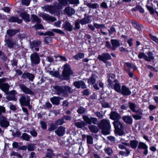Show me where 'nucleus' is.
Returning a JSON list of instances; mask_svg holds the SVG:
<instances>
[{
	"label": "nucleus",
	"instance_id": "1",
	"mask_svg": "<svg viewBox=\"0 0 158 158\" xmlns=\"http://www.w3.org/2000/svg\"><path fill=\"white\" fill-rule=\"evenodd\" d=\"M58 1L59 3L56 2L52 5L48 6L46 8V10L51 14L60 15L59 10L61 9L63 6L67 5L69 0H58Z\"/></svg>",
	"mask_w": 158,
	"mask_h": 158
},
{
	"label": "nucleus",
	"instance_id": "2",
	"mask_svg": "<svg viewBox=\"0 0 158 158\" xmlns=\"http://www.w3.org/2000/svg\"><path fill=\"white\" fill-rule=\"evenodd\" d=\"M56 94L60 96L66 97L68 95V91H69V86L63 85H56L53 87Z\"/></svg>",
	"mask_w": 158,
	"mask_h": 158
},
{
	"label": "nucleus",
	"instance_id": "3",
	"mask_svg": "<svg viewBox=\"0 0 158 158\" xmlns=\"http://www.w3.org/2000/svg\"><path fill=\"white\" fill-rule=\"evenodd\" d=\"M94 26L92 24H89L88 25L89 29L92 31H94L95 30V28L96 29H100V32L103 35H106L107 34L106 32H104L102 30V29L106 28V27L104 24H99L97 23L94 22L93 23Z\"/></svg>",
	"mask_w": 158,
	"mask_h": 158
},
{
	"label": "nucleus",
	"instance_id": "4",
	"mask_svg": "<svg viewBox=\"0 0 158 158\" xmlns=\"http://www.w3.org/2000/svg\"><path fill=\"white\" fill-rule=\"evenodd\" d=\"M6 80L5 77L0 78V89L6 94L8 92L10 87L8 84L5 83Z\"/></svg>",
	"mask_w": 158,
	"mask_h": 158
},
{
	"label": "nucleus",
	"instance_id": "5",
	"mask_svg": "<svg viewBox=\"0 0 158 158\" xmlns=\"http://www.w3.org/2000/svg\"><path fill=\"white\" fill-rule=\"evenodd\" d=\"M113 124L115 129V131L117 134L121 135L123 133V126L122 123L118 120L114 121Z\"/></svg>",
	"mask_w": 158,
	"mask_h": 158
},
{
	"label": "nucleus",
	"instance_id": "6",
	"mask_svg": "<svg viewBox=\"0 0 158 158\" xmlns=\"http://www.w3.org/2000/svg\"><path fill=\"white\" fill-rule=\"evenodd\" d=\"M21 105L24 106H28L29 108L31 107L30 105L31 101L30 97L25 95H22L19 99Z\"/></svg>",
	"mask_w": 158,
	"mask_h": 158
},
{
	"label": "nucleus",
	"instance_id": "7",
	"mask_svg": "<svg viewBox=\"0 0 158 158\" xmlns=\"http://www.w3.org/2000/svg\"><path fill=\"white\" fill-rule=\"evenodd\" d=\"M41 41L40 40H34L32 41H30V48L32 49L34 48L35 51L37 52L39 51V47L41 45Z\"/></svg>",
	"mask_w": 158,
	"mask_h": 158
},
{
	"label": "nucleus",
	"instance_id": "8",
	"mask_svg": "<svg viewBox=\"0 0 158 158\" xmlns=\"http://www.w3.org/2000/svg\"><path fill=\"white\" fill-rule=\"evenodd\" d=\"M10 125V122L4 116H0V126L2 128H7Z\"/></svg>",
	"mask_w": 158,
	"mask_h": 158
},
{
	"label": "nucleus",
	"instance_id": "9",
	"mask_svg": "<svg viewBox=\"0 0 158 158\" xmlns=\"http://www.w3.org/2000/svg\"><path fill=\"white\" fill-rule=\"evenodd\" d=\"M31 60L32 64L36 65L39 64L40 61V59L38 54L37 52L32 54L31 55Z\"/></svg>",
	"mask_w": 158,
	"mask_h": 158
},
{
	"label": "nucleus",
	"instance_id": "10",
	"mask_svg": "<svg viewBox=\"0 0 158 158\" xmlns=\"http://www.w3.org/2000/svg\"><path fill=\"white\" fill-rule=\"evenodd\" d=\"M84 120L88 124H91L92 123L94 124H97L98 123L97 119L93 117L89 118L86 115L83 116Z\"/></svg>",
	"mask_w": 158,
	"mask_h": 158
},
{
	"label": "nucleus",
	"instance_id": "11",
	"mask_svg": "<svg viewBox=\"0 0 158 158\" xmlns=\"http://www.w3.org/2000/svg\"><path fill=\"white\" fill-rule=\"evenodd\" d=\"M97 58L103 62H105L107 60H110L111 57L109 53H103L101 55H99Z\"/></svg>",
	"mask_w": 158,
	"mask_h": 158
},
{
	"label": "nucleus",
	"instance_id": "12",
	"mask_svg": "<svg viewBox=\"0 0 158 158\" xmlns=\"http://www.w3.org/2000/svg\"><path fill=\"white\" fill-rule=\"evenodd\" d=\"M98 126L99 128L110 127V121L106 119L101 120Z\"/></svg>",
	"mask_w": 158,
	"mask_h": 158
},
{
	"label": "nucleus",
	"instance_id": "13",
	"mask_svg": "<svg viewBox=\"0 0 158 158\" xmlns=\"http://www.w3.org/2000/svg\"><path fill=\"white\" fill-rule=\"evenodd\" d=\"M112 85H110L109 86L112 89H114L116 91L120 93L121 90V85L119 84L117 80H114Z\"/></svg>",
	"mask_w": 158,
	"mask_h": 158
},
{
	"label": "nucleus",
	"instance_id": "14",
	"mask_svg": "<svg viewBox=\"0 0 158 158\" xmlns=\"http://www.w3.org/2000/svg\"><path fill=\"white\" fill-rule=\"evenodd\" d=\"M5 45H6L8 47L10 48H13L16 45L15 42L11 38H8L5 40Z\"/></svg>",
	"mask_w": 158,
	"mask_h": 158
},
{
	"label": "nucleus",
	"instance_id": "15",
	"mask_svg": "<svg viewBox=\"0 0 158 158\" xmlns=\"http://www.w3.org/2000/svg\"><path fill=\"white\" fill-rule=\"evenodd\" d=\"M148 146L144 143L141 142L139 143L138 148L144 150L143 153L145 155H147L148 154Z\"/></svg>",
	"mask_w": 158,
	"mask_h": 158
},
{
	"label": "nucleus",
	"instance_id": "16",
	"mask_svg": "<svg viewBox=\"0 0 158 158\" xmlns=\"http://www.w3.org/2000/svg\"><path fill=\"white\" fill-rule=\"evenodd\" d=\"M7 21L10 23H16L19 24L23 22L22 19H19L18 16H10L7 19Z\"/></svg>",
	"mask_w": 158,
	"mask_h": 158
},
{
	"label": "nucleus",
	"instance_id": "17",
	"mask_svg": "<svg viewBox=\"0 0 158 158\" xmlns=\"http://www.w3.org/2000/svg\"><path fill=\"white\" fill-rule=\"evenodd\" d=\"M124 96H128L131 94V92L129 88L125 85L122 86L120 93Z\"/></svg>",
	"mask_w": 158,
	"mask_h": 158
},
{
	"label": "nucleus",
	"instance_id": "18",
	"mask_svg": "<svg viewBox=\"0 0 158 158\" xmlns=\"http://www.w3.org/2000/svg\"><path fill=\"white\" fill-rule=\"evenodd\" d=\"M110 116V118L113 120H118L121 118L120 115L115 111H111Z\"/></svg>",
	"mask_w": 158,
	"mask_h": 158
},
{
	"label": "nucleus",
	"instance_id": "19",
	"mask_svg": "<svg viewBox=\"0 0 158 158\" xmlns=\"http://www.w3.org/2000/svg\"><path fill=\"white\" fill-rule=\"evenodd\" d=\"M19 32L20 30L18 29H9L7 30L6 33L9 37H12Z\"/></svg>",
	"mask_w": 158,
	"mask_h": 158
},
{
	"label": "nucleus",
	"instance_id": "20",
	"mask_svg": "<svg viewBox=\"0 0 158 158\" xmlns=\"http://www.w3.org/2000/svg\"><path fill=\"white\" fill-rule=\"evenodd\" d=\"M73 85L75 86L77 88L79 89L81 88L82 89H85L86 88V85L84 81L81 80L74 82Z\"/></svg>",
	"mask_w": 158,
	"mask_h": 158
},
{
	"label": "nucleus",
	"instance_id": "21",
	"mask_svg": "<svg viewBox=\"0 0 158 158\" xmlns=\"http://www.w3.org/2000/svg\"><path fill=\"white\" fill-rule=\"evenodd\" d=\"M21 88L22 90L26 94H30L32 95H34L35 94V92L30 90L24 85H22Z\"/></svg>",
	"mask_w": 158,
	"mask_h": 158
},
{
	"label": "nucleus",
	"instance_id": "22",
	"mask_svg": "<svg viewBox=\"0 0 158 158\" xmlns=\"http://www.w3.org/2000/svg\"><path fill=\"white\" fill-rule=\"evenodd\" d=\"M65 127L63 126L59 127L57 130H55V132L59 136H63L65 133Z\"/></svg>",
	"mask_w": 158,
	"mask_h": 158
},
{
	"label": "nucleus",
	"instance_id": "23",
	"mask_svg": "<svg viewBox=\"0 0 158 158\" xmlns=\"http://www.w3.org/2000/svg\"><path fill=\"white\" fill-rule=\"evenodd\" d=\"M43 19L45 20H48L52 22H53L56 20L55 18L50 16L49 15L45 13L42 16Z\"/></svg>",
	"mask_w": 158,
	"mask_h": 158
},
{
	"label": "nucleus",
	"instance_id": "24",
	"mask_svg": "<svg viewBox=\"0 0 158 158\" xmlns=\"http://www.w3.org/2000/svg\"><path fill=\"white\" fill-rule=\"evenodd\" d=\"M91 16H87L81 20H79V22L81 25H83L90 23L91 20L90 19Z\"/></svg>",
	"mask_w": 158,
	"mask_h": 158
},
{
	"label": "nucleus",
	"instance_id": "25",
	"mask_svg": "<svg viewBox=\"0 0 158 158\" xmlns=\"http://www.w3.org/2000/svg\"><path fill=\"white\" fill-rule=\"evenodd\" d=\"M20 16L26 22H28L30 21V15L26 12H22L20 14Z\"/></svg>",
	"mask_w": 158,
	"mask_h": 158
},
{
	"label": "nucleus",
	"instance_id": "26",
	"mask_svg": "<svg viewBox=\"0 0 158 158\" xmlns=\"http://www.w3.org/2000/svg\"><path fill=\"white\" fill-rule=\"evenodd\" d=\"M123 120L126 123L131 124L133 122L132 117L130 116H124L122 117Z\"/></svg>",
	"mask_w": 158,
	"mask_h": 158
},
{
	"label": "nucleus",
	"instance_id": "27",
	"mask_svg": "<svg viewBox=\"0 0 158 158\" xmlns=\"http://www.w3.org/2000/svg\"><path fill=\"white\" fill-rule=\"evenodd\" d=\"M111 42L112 44V50H114L116 48L120 46V43L118 41L114 39L111 40Z\"/></svg>",
	"mask_w": 158,
	"mask_h": 158
},
{
	"label": "nucleus",
	"instance_id": "28",
	"mask_svg": "<svg viewBox=\"0 0 158 158\" xmlns=\"http://www.w3.org/2000/svg\"><path fill=\"white\" fill-rule=\"evenodd\" d=\"M128 105L129 108L132 112L136 113H138L139 112V110H136L137 106L135 103L130 102L128 103Z\"/></svg>",
	"mask_w": 158,
	"mask_h": 158
},
{
	"label": "nucleus",
	"instance_id": "29",
	"mask_svg": "<svg viewBox=\"0 0 158 158\" xmlns=\"http://www.w3.org/2000/svg\"><path fill=\"white\" fill-rule=\"evenodd\" d=\"M60 98L58 97H53L50 98V101L53 105H59L60 104Z\"/></svg>",
	"mask_w": 158,
	"mask_h": 158
},
{
	"label": "nucleus",
	"instance_id": "30",
	"mask_svg": "<svg viewBox=\"0 0 158 158\" xmlns=\"http://www.w3.org/2000/svg\"><path fill=\"white\" fill-rule=\"evenodd\" d=\"M108 79L107 80V81L108 83V85H113L112 84L113 83V81H112V80H114L115 78V75L113 73L109 74L108 75Z\"/></svg>",
	"mask_w": 158,
	"mask_h": 158
},
{
	"label": "nucleus",
	"instance_id": "31",
	"mask_svg": "<svg viewBox=\"0 0 158 158\" xmlns=\"http://www.w3.org/2000/svg\"><path fill=\"white\" fill-rule=\"evenodd\" d=\"M89 8L92 9H96L99 8V5L98 3H87L85 4Z\"/></svg>",
	"mask_w": 158,
	"mask_h": 158
},
{
	"label": "nucleus",
	"instance_id": "32",
	"mask_svg": "<svg viewBox=\"0 0 158 158\" xmlns=\"http://www.w3.org/2000/svg\"><path fill=\"white\" fill-rule=\"evenodd\" d=\"M97 77L96 76L93 75L88 79L87 82L89 85H94L96 82V78Z\"/></svg>",
	"mask_w": 158,
	"mask_h": 158
},
{
	"label": "nucleus",
	"instance_id": "33",
	"mask_svg": "<svg viewBox=\"0 0 158 158\" xmlns=\"http://www.w3.org/2000/svg\"><path fill=\"white\" fill-rule=\"evenodd\" d=\"M47 150L48 152H47L46 153V156L47 157L52 158V156H55V153H53L54 151L52 149L48 148Z\"/></svg>",
	"mask_w": 158,
	"mask_h": 158
},
{
	"label": "nucleus",
	"instance_id": "34",
	"mask_svg": "<svg viewBox=\"0 0 158 158\" xmlns=\"http://www.w3.org/2000/svg\"><path fill=\"white\" fill-rule=\"evenodd\" d=\"M31 19L32 22H36L37 23H40L41 22L40 19L36 15L32 14L31 15Z\"/></svg>",
	"mask_w": 158,
	"mask_h": 158
},
{
	"label": "nucleus",
	"instance_id": "35",
	"mask_svg": "<svg viewBox=\"0 0 158 158\" xmlns=\"http://www.w3.org/2000/svg\"><path fill=\"white\" fill-rule=\"evenodd\" d=\"M62 79L69 80V71H63L62 72Z\"/></svg>",
	"mask_w": 158,
	"mask_h": 158
},
{
	"label": "nucleus",
	"instance_id": "36",
	"mask_svg": "<svg viewBox=\"0 0 158 158\" xmlns=\"http://www.w3.org/2000/svg\"><path fill=\"white\" fill-rule=\"evenodd\" d=\"M75 125L79 128H81L87 125L86 123L84 121L77 122L75 123Z\"/></svg>",
	"mask_w": 158,
	"mask_h": 158
},
{
	"label": "nucleus",
	"instance_id": "37",
	"mask_svg": "<svg viewBox=\"0 0 158 158\" xmlns=\"http://www.w3.org/2000/svg\"><path fill=\"white\" fill-rule=\"evenodd\" d=\"M88 127L90 131L93 133H96L98 131V128L96 126L90 125L88 126Z\"/></svg>",
	"mask_w": 158,
	"mask_h": 158
},
{
	"label": "nucleus",
	"instance_id": "38",
	"mask_svg": "<svg viewBox=\"0 0 158 158\" xmlns=\"http://www.w3.org/2000/svg\"><path fill=\"white\" fill-rule=\"evenodd\" d=\"M57 128V126L55 123H51L49 125V127L48 128V130L49 131H51L56 129Z\"/></svg>",
	"mask_w": 158,
	"mask_h": 158
},
{
	"label": "nucleus",
	"instance_id": "39",
	"mask_svg": "<svg viewBox=\"0 0 158 158\" xmlns=\"http://www.w3.org/2000/svg\"><path fill=\"white\" fill-rule=\"evenodd\" d=\"M100 128L102 129V132L104 135H106L110 134V127L109 128L104 127L103 128Z\"/></svg>",
	"mask_w": 158,
	"mask_h": 158
},
{
	"label": "nucleus",
	"instance_id": "40",
	"mask_svg": "<svg viewBox=\"0 0 158 158\" xmlns=\"http://www.w3.org/2000/svg\"><path fill=\"white\" fill-rule=\"evenodd\" d=\"M85 54L82 53H79L73 56V58L76 60H78L80 59L84 58Z\"/></svg>",
	"mask_w": 158,
	"mask_h": 158
},
{
	"label": "nucleus",
	"instance_id": "41",
	"mask_svg": "<svg viewBox=\"0 0 158 158\" xmlns=\"http://www.w3.org/2000/svg\"><path fill=\"white\" fill-rule=\"evenodd\" d=\"M32 27L35 29L36 30L40 29H44V27L42 24L40 23H36L35 25L32 26Z\"/></svg>",
	"mask_w": 158,
	"mask_h": 158
},
{
	"label": "nucleus",
	"instance_id": "42",
	"mask_svg": "<svg viewBox=\"0 0 158 158\" xmlns=\"http://www.w3.org/2000/svg\"><path fill=\"white\" fill-rule=\"evenodd\" d=\"M21 138L23 140L29 141L30 139V137L29 135L27 134L26 133H24L22 134Z\"/></svg>",
	"mask_w": 158,
	"mask_h": 158
},
{
	"label": "nucleus",
	"instance_id": "43",
	"mask_svg": "<svg viewBox=\"0 0 158 158\" xmlns=\"http://www.w3.org/2000/svg\"><path fill=\"white\" fill-rule=\"evenodd\" d=\"M138 144V142L135 140H131L130 141V145L131 147L134 149H135Z\"/></svg>",
	"mask_w": 158,
	"mask_h": 158
},
{
	"label": "nucleus",
	"instance_id": "44",
	"mask_svg": "<svg viewBox=\"0 0 158 158\" xmlns=\"http://www.w3.org/2000/svg\"><path fill=\"white\" fill-rule=\"evenodd\" d=\"M125 151H121L119 152V154L124 156H128L130 153V151L127 149H125Z\"/></svg>",
	"mask_w": 158,
	"mask_h": 158
},
{
	"label": "nucleus",
	"instance_id": "45",
	"mask_svg": "<svg viewBox=\"0 0 158 158\" xmlns=\"http://www.w3.org/2000/svg\"><path fill=\"white\" fill-rule=\"evenodd\" d=\"M147 54L148 56H147V59L148 60H146L150 61L151 60L154 59L153 54L152 52H148Z\"/></svg>",
	"mask_w": 158,
	"mask_h": 158
},
{
	"label": "nucleus",
	"instance_id": "46",
	"mask_svg": "<svg viewBox=\"0 0 158 158\" xmlns=\"http://www.w3.org/2000/svg\"><path fill=\"white\" fill-rule=\"evenodd\" d=\"M51 74L55 77L59 78L60 79H62V75H60V73L58 71L52 72V73Z\"/></svg>",
	"mask_w": 158,
	"mask_h": 158
},
{
	"label": "nucleus",
	"instance_id": "47",
	"mask_svg": "<svg viewBox=\"0 0 158 158\" xmlns=\"http://www.w3.org/2000/svg\"><path fill=\"white\" fill-rule=\"evenodd\" d=\"M52 40V37L50 36H47L44 38V42L46 44H48L49 43H51Z\"/></svg>",
	"mask_w": 158,
	"mask_h": 158
},
{
	"label": "nucleus",
	"instance_id": "48",
	"mask_svg": "<svg viewBox=\"0 0 158 158\" xmlns=\"http://www.w3.org/2000/svg\"><path fill=\"white\" fill-rule=\"evenodd\" d=\"M93 138L90 135L87 136V142L88 144H92L93 143Z\"/></svg>",
	"mask_w": 158,
	"mask_h": 158
},
{
	"label": "nucleus",
	"instance_id": "49",
	"mask_svg": "<svg viewBox=\"0 0 158 158\" xmlns=\"http://www.w3.org/2000/svg\"><path fill=\"white\" fill-rule=\"evenodd\" d=\"M65 123V122L63 120V119H62V118L61 119H58L55 122V123L56 124L57 126L58 125H62Z\"/></svg>",
	"mask_w": 158,
	"mask_h": 158
},
{
	"label": "nucleus",
	"instance_id": "50",
	"mask_svg": "<svg viewBox=\"0 0 158 158\" xmlns=\"http://www.w3.org/2000/svg\"><path fill=\"white\" fill-rule=\"evenodd\" d=\"M133 10L135 11L139 10L141 13H143L144 12V9L140 6H136L135 8H133Z\"/></svg>",
	"mask_w": 158,
	"mask_h": 158
},
{
	"label": "nucleus",
	"instance_id": "51",
	"mask_svg": "<svg viewBox=\"0 0 158 158\" xmlns=\"http://www.w3.org/2000/svg\"><path fill=\"white\" fill-rule=\"evenodd\" d=\"M138 57L139 59L143 58L145 60H148L147 59V56L143 52H140L138 54Z\"/></svg>",
	"mask_w": 158,
	"mask_h": 158
},
{
	"label": "nucleus",
	"instance_id": "52",
	"mask_svg": "<svg viewBox=\"0 0 158 158\" xmlns=\"http://www.w3.org/2000/svg\"><path fill=\"white\" fill-rule=\"evenodd\" d=\"M31 1V0H21L22 5H25L26 6H28L29 5Z\"/></svg>",
	"mask_w": 158,
	"mask_h": 158
},
{
	"label": "nucleus",
	"instance_id": "53",
	"mask_svg": "<svg viewBox=\"0 0 158 158\" xmlns=\"http://www.w3.org/2000/svg\"><path fill=\"white\" fill-rule=\"evenodd\" d=\"M10 62L11 65L13 67L15 66H17L18 64V60L15 59H13L11 60Z\"/></svg>",
	"mask_w": 158,
	"mask_h": 158
},
{
	"label": "nucleus",
	"instance_id": "54",
	"mask_svg": "<svg viewBox=\"0 0 158 158\" xmlns=\"http://www.w3.org/2000/svg\"><path fill=\"white\" fill-rule=\"evenodd\" d=\"M27 149L28 151H34L35 149V147L33 144H29L28 145Z\"/></svg>",
	"mask_w": 158,
	"mask_h": 158
},
{
	"label": "nucleus",
	"instance_id": "55",
	"mask_svg": "<svg viewBox=\"0 0 158 158\" xmlns=\"http://www.w3.org/2000/svg\"><path fill=\"white\" fill-rule=\"evenodd\" d=\"M27 78L30 81H32L35 78L34 75L29 73H28Z\"/></svg>",
	"mask_w": 158,
	"mask_h": 158
},
{
	"label": "nucleus",
	"instance_id": "56",
	"mask_svg": "<svg viewBox=\"0 0 158 158\" xmlns=\"http://www.w3.org/2000/svg\"><path fill=\"white\" fill-rule=\"evenodd\" d=\"M11 156H16L18 157L19 158H23V157L20 154L18 153V152H16L14 151L12 152L11 153Z\"/></svg>",
	"mask_w": 158,
	"mask_h": 158
},
{
	"label": "nucleus",
	"instance_id": "57",
	"mask_svg": "<svg viewBox=\"0 0 158 158\" xmlns=\"http://www.w3.org/2000/svg\"><path fill=\"white\" fill-rule=\"evenodd\" d=\"M54 57L56 59L60 57V60H62V61H67V59L64 56L60 55L55 56Z\"/></svg>",
	"mask_w": 158,
	"mask_h": 158
},
{
	"label": "nucleus",
	"instance_id": "58",
	"mask_svg": "<svg viewBox=\"0 0 158 158\" xmlns=\"http://www.w3.org/2000/svg\"><path fill=\"white\" fill-rule=\"evenodd\" d=\"M53 32L60 34H64V33L61 30L57 29H52Z\"/></svg>",
	"mask_w": 158,
	"mask_h": 158
},
{
	"label": "nucleus",
	"instance_id": "59",
	"mask_svg": "<svg viewBox=\"0 0 158 158\" xmlns=\"http://www.w3.org/2000/svg\"><path fill=\"white\" fill-rule=\"evenodd\" d=\"M126 65L129 68H131L133 69L134 70H135L137 69V68L133 64H131L128 63H126Z\"/></svg>",
	"mask_w": 158,
	"mask_h": 158
},
{
	"label": "nucleus",
	"instance_id": "60",
	"mask_svg": "<svg viewBox=\"0 0 158 158\" xmlns=\"http://www.w3.org/2000/svg\"><path fill=\"white\" fill-rule=\"evenodd\" d=\"M85 109L82 107H81L78 108L77 111L79 114H82L85 112Z\"/></svg>",
	"mask_w": 158,
	"mask_h": 158
},
{
	"label": "nucleus",
	"instance_id": "61",
	"mask_svg": "<svg viewBox=\"0 0 158 158\" xmlns=\"http://www.w3.org/2000/svg\"><path fill=\"white\" fill-rule=\"evenodd\" d=\"M40 124L43 130H45L47 129V125L46 123L44 121H42L40 122Z\"/></svg>",
	"mask_w": 158,
	"mask_h": 158
},
{
	"label": "nucleus",
	"instance_id": "62",
	"mask_svg": "<svg viewBox=\"0 0 158 158\" xmlns=\"http://www.w3.org/2000/svg\"><path fill=\"white\" fill-rule=\"evenodd\" d=\"M109 31V36L111 35L114 33L116 32V29L114 27H111L110 29L108 30Z\"/></svg>",
	"mask_w": 158,
	"mask_h": 158
},
{
	"label": "nucleus",
	"instance_id": "63",
	"mask_svg": "<svg viewBox=\"0 0 158 158\" xmlns=\"http://www.w3.org/2000/svg\"><path fill=\"white\" fill-rule=\"evenodd\" d=\"M6 112V109L3 106H0V116H2V113Z\"/></svg>",
	"mask_w": 158,
	"mask_h": 158
},
{
	"label": "nucleus",
	"instance_id": "64",
	"mask_svg": "<svg viewBox=\"0 0 158 158\" xmlns=\"http://www.w3.org/2000/svg\"><path fill=\"white\" fill-rule=\"evenodd\" d=\"M30 133L31 135L34 137H36L38 134V133L35 129H32L31 131L30 132Z\"/></svg>",
	"mask_w": 158,
	"mask_h": 158
}]
</instances>
